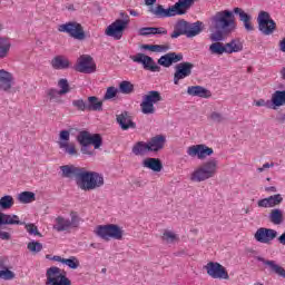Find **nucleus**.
<instances>
[{"mask_svg":"<svg viewBox=\"0 0 285 285\" xmlns=\"http://www.w3.org/2000/svg\"><path fill=\"white\" fill-rule=\"evenodd\" d=\"M212 37H230L237 30L235 13L230 10L217 11L210 19Z\"/></svg>","mask_w":285,"mask_h":285,"instance_id":"obj_1","label":"nucleus"},{"mask_svg":"<svg viewBox=\"0 0 285 285\" xmlns=\"http://www.w3.org/2000/svg\"><path fill=\"white\" fill-rule=\"evenodd\" d=\"M195 0H178L174 6L168 9H164V6L158 4L154 10H151L155 17L159 19H167L168 17H181V14H186L188 10L193 7Z\"/></svg>","mask_w":285,"mask_h":285,"instance_id":"obj_2","label":"nucleus"},{"mask_svg":"<svg viewBox=\"0 0 285 285\" xmlns=\"http://www.w3.org/2000/svg\"><path fill=\"white\" fill-rule=\"evenodd\" d=\"M217 170H219V163L217 161V159L213 158L206 160L193 170V173L190 174V181L202 184V181L213 179V177L217 175Z\"/></svg>","mask_w":285,"mask_h":285,"instance_id":"obj_3","label":"nucleus"},{"mask_svg":"<svg viewBox=\"0 0 285 285\" xmlns=\"http://www.w3.org/2000/svg\"><path fill=\"white\" fill-rule=\"evenodd\" d=\"M212 39L216 41L209 46V52L212 55H233L244 50V42L239 38H235L227 43L220 42L223 40L222 38L213 37Z\"/></svg>","mask_w":285,"mask_h":285,"instance_id":"obj_4","label":"nucleus"},{"mask_svg":"<svg viewBox=\"0 0 285 285\" xmlns=\"http://www.w3.org/2000/svg\"><path fill=\"white\" fill-rule=\"evenodd\" d=\"M205 24L202 21L188 22L184 19L178 20L174 26L171 37H197L204 32Z\"/></svg>","mask_w":285,"mask_h":285,"instance_id":"obj_5","label":"nucleus"},{"mask_svg":"<svg viewBox=\"0 0 285 285\" xmlns=\"http://www.w3.org/2000/svg\"><path fill=\"white\" fill-rule=\"evenodd\" d=\"M78 142L80 144V153L82 155H88V157L95 156V151L90 146H94V148L97 150L101 148V136L99 134H90L88 131H81L78 135Z\"/></svg>","mask_w":285,"mask_h":285,"instance_id":"obj_6","label":"nucleus"},{"mask_svg":"<svg viewBox=\"0 0 285 285\" xmlns=\"http://www.w3.org/2000/svg\"><path fill=\"white\" fill-rule=\"evenodd\" d=\"M70 218H66V216H57L53 219L52 228L57 233H70L72 228H79V225L81 224V217H79V214L77 212H70L69 214Z\"/></svg>","mask_w":285,"mask_h":285,"instance_id":"obj_7","label":"nucleus"},{"mask_svg":"<svg viewBox=\"0 0 285 285\" xmlns=\"http://www.w3.org/2000/svg\"><path fill=\"white\" fill-rule=\"evenodd\" d=\"M77 186L80 187L81 190H96V188H101V186H104V175L82 169Z\"/></svg>","mask_w":285,"mask_h":285,"instance_id":"obj_8","label":"nucleus"},{"mask_svg":"<svg viewBox=\"0 0 285 285\" xmlns=\"http://www.w3.org/2000/svg\"><path fill=\"white\" fill-rule=\"evenodd\" d=\"M94 233L105 242H110V239H124V228L115 224L98 225Z\"/></svg>","mask_w":285,"mask_h":285,"instance_id":"obj_9","label":"nucleus"},{"mask_svg":"<svg viewBox=\"0 0 285 285\" xmlns=\"http://www.w3.org/2000/svg\"><path fill=\"white\" fill-rule=\"evenodd\" d=\"M46 277L47 285H72V281L68 278L66 271L57 266L49 267L46 272Z\"/></svg>","mask_w":285,"mask_h":285,"instance_id":"obj_10","label":"nucleus"},{"mask_svg":"<svg viewBox=\"0 0 285 285\" xmlns=\"http://www.w3.org/2000/svg\"><path fill=\"white\" fill-rule=\"evenodd\" d=\"M258 30L262 35L266 37H271L277 30V23L273 18H271V13L268 11H261L257 17Z\"/></svg>","mask_w":285,"mask_h":285,"instance_id":"obj_11","label":"nucleus"},{"mask_svg":"<svg viewBox=\"0 0 285 285\" xmlns=\"http://www.w3.org/2000/svg\"><path fill=\"white\" fill-rule=\"evenodd\" d=\"M159 101H161V94L159 91H148V94L142 97L140 104L142 115H155V104H159Z\"/></svg>","mask_w":285,"mask_h":285,"instance_id":"obj_12","label":"nucleus"},{"mask_svg":"<svg viewBox=\"0 0 285 285\" xmlns=\"http://www.w3.org/2000/svg\"><path fill=\"white\" fill-rule=\"evenodd\" d=\"M57 144L58 148H60V150H62L66 155H69L70 157H77V155H79V151H77V147L75 146V142H70L69 130H61L59 132Z\"/></svg>","mask_w":285,"mask_h":285,"instance_id":"obj_13","label":"nucleus"},{"mask_svg":"<svg viewBox=\"0 0 285 285\" xmlns=\"http://www.w3.org/2000/svg\"><path fill=\"white\" fill-rule=\"evenodd\" d=\"M186 153L188 157H191L193 159H199L202 161L213 156L215 150H213V148L208 147L207 145L198 144L187 147Z\"/></svg>","mask_w":285,"mask_h":285,"instance_id":"obj_14","label":"nucleus"},{"mask_svg":"<svg viewBox=\"0 0 285 285\" xmlns=\"http://www.w3.org/2000/svg\"><path fill=\"white\" fill-rule=\"evenodd\" d=\"M129 59H131L134 63H141L144 70H149V72H159V70H161V67L155 62V59L145 53H136L130 56Z\"/></svg>","mask_w":285,"mask_h":285,"instance_id":"obj_15","label":"nucleus"},{"mask_svg":"<svg viewBox=\"0 0 285 285\" xmlns=\"http://www.w3.org/2000/svg\"><path fill=\"white\" fill-rule=\"evenodd\" d=\"M194 68H195V65H193V62H180L176 65L175 72H174L175 86H179V81H181V79H186L187 77H190V75H193Z\"/></svg>","mask_w":285,"mask_h":285,"instance_id":"obj_16","label":"nucleus"},{"mask_svg":"<svg viewBox=\"0 0 285 285\" xmlns=\"http://www.w3.org/2000/svg\"><path fill=\"white\" fill-rule=\"evenodd\" d=\"M205 271H207V275L213 277V279H228V272L226 267L219 263L209 262L207 266H205Z\"/></svg>","mask_w":285,"mask_h":285,"instance_id":"obj_17","label":"nucleus"},{"mask_svg":"<svg viewBox=\"0 0 285 285\" xmlns=\"http://www.w3.org/2000/svg\"><path fill=\"white\" fill-rule=\"evenodd\" d=\"M77 72H83L85 75H92L97 70V65L90 56H80L76 65Z\"/></svg>","mask_w":285,"mask_h":285,"instance_id":"obj_18","label":"nucleus"},{"mask_svg":"<svg viewBox=\"0 0 285 285\" xmlns=\"http://www.w3.org/2000/svg\"><path fill=\"white\" fill-rule=\"evenodd\" d=\"M59 32H67L70 37H86L83 27L79 22H67L58 27Z\"/></svg>","mask_w":285,"mask_h":285,"instance_id":"obj_19","label":"nucleus"},{"mask_svg":"<svg viewBox=\"0 0 285 285\" xmlns=\"http://www.w3.org/2000/svg\"><path fill=\"white\" fill-rule=\"evenodd\" d=\"M276 237L277 230L266 227L258 228L254 235V239H256V242L259 244H271V242H273V239Z\"/></svg>","mask_w":285,"mask_h":285,"instance_id":"obj_20","label":"nucleus"},{"mask_svg":"<svg viewBox=\"0 0 285 285\" xmlns=\"http://www.w3.org/2000/svg\"><path fill=\"white\" fill-rule=\"evenodd\" d=\"M128 23L129 20H121V19H117L116 21H114L111 24H109L106 29V35L108 37H115V35H124V30H126V28H128Z\"/></svg>","mask_w":285,"mask_h":285,"instance_id":"obj_21","label":"nucleus"},{"mask_svg":"<svg viewBox=\"0 0 285 285\" xmlns=\"http://www.w3.org/2000/svg\"><path fill=\"white\" fill-rule=\"evenodd\" d=\"M284 202V197L282 194H275L272 196H268L266 198H262L257 202L258 208H275L276 206H279Z\"/></svg>","mask_w":285,"mask_h":285,"instance_id":"obj_22","label":"nucleus"},{"mask_svg":"<svg viewBox=\"0 0 285 285\" xmlns=\"http://www.w3.org/2000/svg\"><path fill=\"white\" fill-rule=\"evenodd\" d=\"M179 61H184V55L176 52H169L158 59L159 66H164V68H170L171 63H179Z\"/></svg>","mask_w":285,"mask_h":285,"instance_id":"obj_23","label":"nucleus"},{"mask_svg":"<svg viewBox=\"0 0 285 285\" xmlns=\"http://www.w3.org/2000/svg\"><path fill=\"white\" fill-rule=\"evenodd\" d=\"M234 14H238L239 21L243 22V26L247 32H253L255 30V26H253V17L246 13L242 8L236 7L234 8Z\"/></svg>","mask_w":285,"mask_h":285,"instance_id":"obj_24","label":"nucleus"},{"mask_svg":"<svg viewBox=\"0 0 285 285\" xmlns=\"http://www.w3.org/2000/svg\"><path fill=\"white\" fill-rule=\"evenodd\" d=\"M187 95H189V97H200V99H209V97H213V94L210 92V90L202 86L188 87Z\"/></svg>","mask_w":285,"mask_h":285,"instance_id":"obj_25","label":"nucleus"},{"mask_svg":"<svg viewBox=\"0 0 285 285\" xmlns=\"http://www.w3.org/2000/svg\"><path fill=\"white\" fill-rule=\"evenodd\" d=\"M258 262H262L267 268H269L271 273H275L279 277L285 279V269L284 267L279 266L275 261H266L264 257L258 256Z\"/></svg>","mask_w":285,"mask_h":285,"instance_id":"obj_26","label":"nucleus"},{"mask_svg":"<svg viewBox=\"0 0 285 285\" xmlns=\"http://www.w3.org/2000/svg\"><path fill=\"white\" fill-rule=\"evenodd\" d=\"M117 124H119L121 130H130V128H137V125L132 121V118L126 111L117 116Z\"/></svg>","mask_w":285,"mask_h":285,"instance_id":"obj_27","label":"nucleus"},{"mask_svg":"<svg viewBox=\"0 0 285 285\" xmlns=\"http://www.w3.org/2000/svg\"><path fill=\"white\" fill-rule=\"evenodd\" d=\"M23 226V223L14 214H4L0 212V226Z\"/></svg>","mask_w":285,"mask_h":285,"instance_id":"obj_28","label":"nucleus"},{"mask_svg":"<svg viewBox=\"0 0 285 285\" xmlns=\"http://www.w3.org/2000/svg\"><path fill=\"white\" fill-rule=\"evenodd\" d=\"M141 165L142 168H148L154 173H161V170L164 169V165L161 164V160H159V158H145Z\"/></svg>","mask_w":285,"mask_h":285,"instance_id":"obj_29","label":"nucleus"},{"mask_svg":"<svg viewBox=\"0 0 285 285\" xmlns=\"http://www.w3.org/2000/svg\"><path fill=\"white\" fill-rule=\"evenodd\" d=\"M12 73L1 69L0 70V90L8 91L10 88H12V81H13Z\"/></svg>","mask_w":285,"mask_h":285,"instance_id":"obj_30","label":"nucleus"},{"mask_svg":"<svg viewBox=\"0 0 285 285\" xmlns=\"http://www.w3.org/2000/svg\"><path fill=\"white\" fill-rule=\"evenodd\" d=\"M60 170L62 173V177H72V175H75L77 184H79V177L83 168L75 167L73 165H65L60 167Z\"/></svg>","mask_w":285,"mask_h":285,"instance_id":"obj_31","label":"nucleus"},{"mask_svg":"<svg viewBox=\"0 0 285 285\" xmlns=\"http://www.w3.org/2000/svg\"><path fill=\"white\" fill-rule=\"evenodd\" d=\"M166 144V137L165 136H156L150 139V141L147 142L149 146V153H157L164 148V145Z\"/></svg>","mask_w":285,"mask_h":285,"instance_id":"obj_32","label":"nucleus"},{"mask_svg":"<svg viewBox=\"0 0 285 285\" xmlns=\"http://www.w3.org/2000/svg\"><path fill=\"white\" fill-rule=\"evenodd\" d=\"M51 67L55 70H68V68H70V60L65 56H56L51 60Z\"/></svg>","mask_w":285,"mask_h":285,"instance_id":"obj_33","label":"nucleus"},{"mask_svg":"<svg viewBox=\"0 0 285 285\" xmlns=\"http://www.w3.org/2000/svg\"><path fill=\"white\" fill-rule=\"evenodd\" d=\"M272 109L277 110V108L285 106V90H276L271 98Z\"/></svg>","mask_w":285,"mask_h":285,"instance_id":"obj_34","label":"nucleus"},{"mask_svg":"<svg viewBox=\"0 0 285 285\" xmlns=\"http://www.w3.org/2000/svg\"><path fill=\"white\" fill-rule=\"evenodd\" d=\"M138 35H140V37H148L149 35H168V30L164 27H145L139 29Z\"/></svg>","mask_w":285,"mask_h":285,"instance_id":"obj_35","label":"nucleus"},{"mask_svg":"<svg viewBox=\"0 0 285 285\" xmlns=\"http://www.w3.org/2000/svg\"><path fill=\"white\" fill-rule=\"evenodd\" d=\"M268 219L274 226H281V224H284V210L279 208L272 209Z\"/></svg>","mask_w":285,"mask_h":285,"instance_id":"obj_36","label":"nucleus"},{"mask_svg":"<svg viewBox=\"0 0 285 285\" xmlns=\"http://www.w3.org/2000/svg\"><path fill=\"white\" fill-rule=\"evenodd\" d=\"M10 48H12L10 39L0 37V59H6L10 55Z\"/></svg>","mask_w":285,"mask_h":285,"instance_id":"obj_37","label":"nucleus"},{"mask_svg":"<svg viewBox=\"0 0 285 285\" xmlns=\"http://www.w3.org/2000/svg\"><path fill=\"white\" fill-rule=\"evenodd\" d=\"M104 108V102L99 98L91 96L87 101V110L99 111Z\"/></svg>","mask_w":285,"mask_h":285,"instance_id":"obj_38","label":"nucleus"},{"mask_svg":"<svg viewBox=\"0 0 285 285\" xmlns=\"http://www.w3.org/2000/svg\"><path fill=\"white\" fill-rule=\"evenodd\" d=\"M132 153L134 155H137V156L146 155V153H150L148 142L138 141L136 145H134Z\"/></svg>","mask_w":285,"mask_h":285,"instance_id":"obj_39","label":"nucleus"},{"mask_svg":"<svg viewBox=\"0 0 285 285\" xmlns=\"http://www.w3.org/2000/svg\"><path fill=\"white\" fill-rule=\"evenodd\" d=\"M36 199L37 197L32 191H22L18 195V202L20 204H32Z\"/></svg>","mask_w":285,"mask_h":285,"instance_id":"obj_40","label":"nucleus"},{"mask_svg":"<svg viewBox=\"0 0 285 285\" xmlns=\"http://www.w3.org/2000/svg\"><path fill=\"white\" fill-rule=\"evenodd\" d=\"M14 206V198L11 195H6L0 198V208L2 210H10Z\"/></svg>","mask_w":285,"mask_h":285,"instance_id":"obj_41","label":"nucleus"},{"mask_svg":"<svg viewBox=\"0 0 285 285\" xmlns=\"http://www.w3.org/2000/svg\"><path fill=\"white\" fill-rule=\"evenodd\" d=\"M119 90L122 95H132L135 92V85L128 80H124L119 83Z\"/></svg>","mask_w":285,"mask_h":285,"instance_id":"obj_42","label":"nucleus"},{"mask_svg":"<svg viewBox=\"0 0 285 285\" xmlns=\"http://www.w3.org/2000/svg\"><path fill=\"white\" fill-rule=\"evenodd\" d=\"M141 50H149L150 52H167L168 46H166V45H142Z\"/></svg>","mask_w":285,"mask_h":285,"instance_id":"obj_43","label":"nucleus"},{"mask_svg":"<svg viewBox=\"0 0 285 285\" xmlns=\"http://www.w3.org/2000/svg\"><path fill=\"white\" fill-rule=\"evenodd\" d=\"M16 277H17V274L10 271V268L2 267L0 269V279H3L4 282H11V279H14Z\"/></svg>","mask_w":285,"mask_h":285,"instance_id":"obj_44","label":"nucleus"},{"mask_svg":"<svg viewBox=\"0 0 285 285\" xmlns=\"http://www.w3.org/2000/svg\"><path fill=\"white\" fill-rule=\"evenodd\" d=\"M163 240L167 244H175V242H179V236L171 230H165L163 234Z\"/></svg>","mask_w":285,"mask_h":285,"instance_id":"obj_45","label":"nucleus"},{"mask_svg":"<svg viewBox=\"0 0 285 285\" xmlns=\"http://www.w3.org/2000/svg\"><path fill=\"white\" fill-rule=\"evenodd\" d=\"M62 264H65V266H68V268H71L72 271H77V268L80 266L79 258L75 256H71L70 258H65V261H62Z\"/></svg>","mask_w":285,"mask_h":285,"instance_id":"obj_46","label":"nucleus"},{"mask_svg":"<svg viewBox=\"0 0 285 285\" xmlns=\"http://www.w3.org/2000/svg\"><path fill=\"white\" fill-rule=\"evenodd\" d=\"M27 248L30 253H41V250H43V245L37 240H32L28 243Z\"/></svg>","mask_w":285,"mask_h":285,"instance_id":"obj_47","label":"nucleus"},{"mask_svg":"<svg viewBox=\"0 0 285 285\" xmlns=\"http://www.w3.org/2000/svg\"><path fill=\"white\" fill-rule=\"evenodd\" d=\"M118 92L119 89H117L116 87H108L104 96L105 101H110V99H115Z\"/></svg>","mask_w":285,"mask_h":285,"instance_id":"obj_48","label":"nucleus"},{"mask_svg":"<svg viewBox=\"0 0 285 285\" xmlns=\"http://www.w3.org/2000/svg\"><path fill=\"white\" fill-rule=\"evenodd\" d=\"M58 87L60 88V95H67V92H70V85L68 83L67 79H60L58 81Z\"/></svg>","mask_w":285,"mask_h":285,"instance_id":"obj_49","label":"nucleus"},{"mask_svg":"<svg viewBox=\"0 0 285 285\" xmlns=\"http://www.w3.org/2000/svg\"><path fill=\"white\" fill-rule=\"evenodd\" d=\"M24 228L29 235H35L36 237H41V233H39V228L35 224H26Z\"/></svg>","mask_w":285,"mask_h":285,"instance_id":"obj_50","label":"nucleus"},{"mask_svg":"<svg viewBox=\"0 0 285 285\" xmlns=\"http://www.w3.org/2000/svg\"><path fill=\"white\" fill-rule=\"evenodd\" d=\"M254 106H256L257 108H272L273 109V102L271 100H265V99L255 100Z\"/></svg>","mask_w":285,"mask_h":285,"instance_id":"obj_51","label":"nucleus"},{"mask_svg":"<svg viewBox=\"0 0 285 285\" xmlns=\"http://www.w3.org/2000/svg\"><path fill=\"white\" fill-rule=\"evenodd\" d=\"M209 119H212V121H215L216 124H222V121H224V115H222V112L218 111H213L209 115Z\"/></svg>","mask_w":285,"mask_h":285,"instance_id":"obj_52","label":"nucleus"},{"mask_svg":"<svg viewBox=\"0 0 285 285\" xmlns=\"http://www.w3.org/2000/svg\"><path fill=\"white\" fill-rule=\"evenodd\" d=\"M72 105L75 108H78V110H88V102L83 101V99L73 100Z\"/></svg>","mask_w":285,"mask_h":285,"instance_id":"obj_53","label":"nucleus"},{"mask_svg":"<svg viewBox=\"0 0 285 285\" xmlns=\"http://www.w3.org/2000/svg\"><path fill=\"white\" fill-rule=\"evenodd\" d=\"M47 95H48L50 101H55V99H57V97H59V95H61V94L57 89H49Z\"/></svg>","mask_w":285,"mask_h":285,"instance_id":"obj_54","label":"nucleus"},{"mask_svg":"<svg viewBox=\"0 0 285 285\" xmlns=\"http://www.w3.org/2000/svg\"><path fill=\"white\" fill-rule=\"evenodd\" d=\"M275 163H265L262 167L257 168V173H264V170H267V168H274Z\"/></svg>","mask_w":285,"mask_h":285,"instance_id":"obj_55","label":"nucleus"},{"mask_svg":"<svg viewBox=\"0 0 285 285\" xmlns=\"http://www.w3.org/2000/svg\"><path fill=\"white\" fill-rule=\"evenodd\" d=\"M0 239H10V233L0 230Z\"/></svg>","mask_w":285,"mask_h":285,"instance_id":"obj_56","label":"nucleus"},{"mask_svg":"<svg viewBox=\"0 0 285 285\" xmlns=\"http://www.w3.org/2000/svg\"><path fill=\"white\" fill-rule=\"evenodd\" d=\"M277 242L285 246V232L277 238Z\"/></svg>","mask_w":285,"mask_h":285,"instance_id":"obj_57","label":"nucleus"},{"mask_svg":"<svg viewBox=\"0 0 285 285\" xmlns=\"http://www.w3.org/2000/svg\"><path fill=\"white\" fill-rule=\"evenodd\" d=\"M265 190H266V193H277V187H275V186L266 187Z\"/></svg>","mask_w":285,"mask_h":285,"instance_id":"obj_58","label":"nucleus"},{"mask_svg":"<svg viewBox=\"0 0 285 285\" xmlns=\"http://www.w3.org/2000/svg\"><path fill=\"white\" fill-rule=\"evenodd\" d=\"M52 259L53 262H60L61 264H63L66 258H61V256H53Z\"/></svg>","mask_w":285,"mask_h":285,"instance_id":"obj_59","label":"nucleus"},{"mask_svg":"<svg viewBox=\"0 0 285 285\" xmlns=\"http://www.w3.org/2000/svg\"><path fill=\"white\" fill-rule=\"evenodd\" d=\"M157 3V0H145L146 6H155Z\"/></svg>","mask_w":285,"mask_h":285,"instance_id":"obj_60","label":"nucleus"},{"mask_svg":"<svg viewBox=\"0 0 285 285\" xmlns=\"http://www.w3.org/2000/svg\"><path fill=\"white\" fill-rule=\"evenodd\" d=\"M282 52H285V38L279 43Z\"/></svg>","mask_w":285,"mask_h":285,"instance_id":"obj_61","label":"nucleus"},{"mask_svg":"<svg viewBox=\"0 0 285 285\" xmlns=\"http://www.w3.org/2000/svg\"><path fill=\"white\" fill-rule=\"evenodd\" d=\"M130 14H131V17H138L139 16V13L135 10H130Z\"/></svg>","mask_w":285,"mask_h":285,"instance_id":"obj_62","label":"nucleus"},{"mask_svg":"<svg viewBox=\"0 0 285 285\" xmlns=\"http://www.w3.org/2000/svg\"><path fill=\"white\" fill-rule=\"evenodd\" d=\"M281 75H282V78L285 80V68L282 69Z\"/></svg>","mask_w":285,"mask_h":285,"instance_id":"obj_63","label":"nucleus"},{"mask_svg":"<svg viewBox=\"0 0 285 285\" xmlns=\"http://www.w3.org/2000/svg\"><path fill=\"white\" fill-rule=\"evenodd\" d=\"M283 121H285V114L282 116Z\"/></svg>","mask_w":285,"mask_h":285,"instance_id":"obj_64","label":"nucleus"}]
</instances>
